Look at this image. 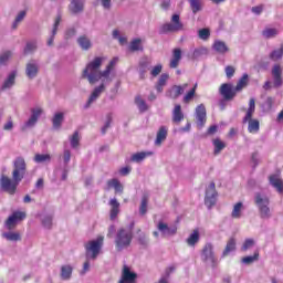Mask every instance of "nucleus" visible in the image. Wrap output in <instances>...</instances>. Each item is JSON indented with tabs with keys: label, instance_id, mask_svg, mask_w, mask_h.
Listing matches in <instances>:
<instances>
[{
	"label": "nucleus",
	"instance_id": "obj_29",
	"mask_svg": "<svg viewBox=\"0 0 283 283\" xmlns=\"http://www.w3.org/2000/svg\"><path fill=\"white\" fill-rule=\"evenodd\" d=\"M25 73L28 78H34L39 74V66L34 63H28Z\"/></svg>",
	"mask_w": 283,
	"mask_h": 283
},
{
	"label": "nucleus",
	"instance_id": "obj_21",
	"mask_svg": "<svg viewBox=\"0 0 283 283\" xmlns=\"http://www.w3.org/2000/svg\"><path fill=\"white\" fill-rule=\"evenodd\" d=\"M107 189H114L115 193H123L124 187L123 184L116 178L109 179L107 182Z\"/></svg>",
	"mask_w": 283,
	"mask_h": 283
},
{
	"label": "nucleus",
	"instance_id": "obj_15",
	"mask_svg": "<svg viewBox=\"0 0 283 283\" xmlns=\"http://www.w3.org/2000/svg\"><path fill=\"white\" fill-rule=\"evenodd\" d=\"M196 115H197L198 126L205 127V123H207V107H205V104H200L197 106Z\"/></svg>",
	"mask_w": 283,
	"mask_h": 283
},
{
	"label": "nucleus",
	"instance_id": "obj_22",
	"mask_svg": "<svg viewBox=\"0 0 283 283\" xmlns=\"http://www.w3.org/2000/svg\"><path fill=\"white\" fill-rule=\"evenodd\" d=\"M270 184L272 185V187H274V189L279 191V193H282L283 184H282V178H280V174L271 175Z\"/></svg>",
	"mask_w": 283,
	"mask_h": 283
},
{
	"label": "nucleus",
	"instance_id": "obj_53",
	"mask_svg": "<svg viewBox=\"0 0 283 283\" xmlns=\"http://www.w3.org/2000/svg\"><path fill=\"white\" fill-rule=\"evenodd\" d=\"M10 56H12V52L7 51L0 55V65H6L8 61L10 60Z\"/></svg>",
	"mask_w": 283,
	"mask_h": 283
},
{
	"label": "nucleus",
	"instance_id": "obj_48",
	"mask_svg": "<svg viewBox=\"0 0 283 283\" xmlns=\"http://www.w3.org/2000/svg\"><path fill=\"white\" fill-rule=\"evenodd\" d=\"M253 247H255V240L245 239V241L243 242V244L241 247V251H243V252L249 251V249H253Z\"/></svg>",
	"mask_w": 283,
	"mask_h": 283
},
{
	"label": "nucleus",
	"instance_id": "obj_10",
	"mask_svg": "<svg viewBox=\"0 0 283 283\" xmlns=\"http://www.w3.org/2000/svg\"><path fill=\"white\" fill-rule=\"evenodd\" d=\"M201 259L203 262H210L212 269H216V266H218V259L216 258V253H213V244H205L201 251Z\"/></svg>",
	"mask_w": 283,
	"mask_h": 283
},
{
	"label": "nucleus",
	"instance_id": "obj_45",
	"mask_svg": "<svg viewBox=\"0 0 283 283\" xmlns=\"http://www.w3.org/2000/svg\"><path fill=\"white\" fill-rule=\"evenodd\" d=\"M189 3L193 14H197V12H200V10H202L201 0H189Z\"/></svg>",
	"mask_w": 283,
	"mask_h": 283
},
{
	"label": "nucleus",
	"instance_id": "obj_64",
	"mask_svg": "<svg viewBox=\"0 0 283 283\" xmlns=\"http://www.w3.org/2000/svg\"><path fill=\"white\" fill-rule=\"evenodd\" d=\"M171 6V0H164L160 4L163 10H169V7Z\"/></svg>",
	"mask_w": 283,
	"mask_h": 283
},
{
	"label": "nucleus",
	"instance_id": "obj_57",
	"mask_svg": "<svg viewBox=\"0 0 283 283\" xmlns=\"http://www.w3.org/2000/svg\"><path fill=\"white\" fill-rule=\"evenodd\" d=\"M235 74V67L231 66V65H228L226 67V76L228 78H233V75Z\"/></svg>",
	"mask_w": 283,
	"mask_h": 283
},
{
	"label": "nucleus",
	"instance_id": "obj_11",
	"mask_svg": "<svg viewBox=\"0 0 283 283\" xmlns=\"http://www.w3.org/2000/svg\"><path fill=\"white\" fill-rule=\"evenodd\" d=\"M138 280V274L132 271V268L128 265H123L122 276L118 283H136Z\"/></svg>",
	"mask_w": 283,
	"mask_h": 283
},
{
	"label": "nucleus",
	"instance_id": "obj_32",
	"mask_svg": "<svg viewBox=\"0 0 283 283\" xmlns=\"http://www.w3.org/2000/svg\"><path fill=\"white\" fill-rule=\"evenodd\" d=\"M167 81H169V74H167V73L161 74L156 84L157 92H159V93L163 92L165 85H167Z\"/></svg>",
	"mask_w": 283,
	"mask_h": 283
},
{
	"label": "nucleus",
	"instance_id": "obj_7",
	"mask_svg": "<svg viewBox=\"0 0 283 283\" xmlns=\"http://www.w3.org/2000/svg\"><path fill=\"white\" fill-rule=\"evenodd\" d=\"M254 202L256 207H259L260 218H262L263 220H268V218H271V208H269L271 201L269 200V197L256 193Z\"/></svg>",
	"mask_w": 283,
	"mask_h": 283
},
{
	"label": "nucleus",
	"instance_id": "obj_52",
	"mask_svg": "<svg viewBox=\"0 0 283 283\" xmlns=\"http://www.w3.org/2000/svg\"><path fill=\"white\" fill-rule=\"evenodd\" d=\"M36 50V42H28L24 48V54H32Z\"/></svg>",
	"mask_w": 283,
	"mask_h": 283
},
{
	"label": "nucleus",
	"instance_id": "obj_59",
	"mask_svg": "<svg viewBox=\"0 0 283 283\" xmlns=\"http://www.w3.org/2000/svg\"><path fill=\"white\" fill-rule=\"evenodd\" d=\"M112 125V115L107 116V122L104 125V127L102 128V134H106L107 129H109V126Z\"/></svg>",
	"mask_w": 283,
	"mask_h": 283
},
{
	"label": "nucleus",
	"instance_id": "obj_5",
	"mask_svg": "<svg viewBox=\"0 0 283 283\" xmlns=\"http://www.w3.org/2000/svg\"><path fill=\"white\" fill-rule=\"evenodd\" d=\"M132 240H134V233L132 230L122 228L117 231L115 237L116 251H123L132 245Z\"/></svg>",
	"mask_w": 283,
	"mask_h": 283
},
{
	"label": "nucleus",
	"instance_id": "obj_23",
	"mask_svg": "<svg viewBox=\"0 0 283 283\" xmlns=\"http://www.w3.org/2000/svg\"><path fill=\"white\" fill-rule=\"evenodd\" d=\"M189 87V84H184V85H175L170 90V98H178V96H181V94H185V90Z\"/></svg>",
	"mask_w": 283,
	"mask_h": 283
},
{
	"label": "nucleus",
	"instance_id": "obj_46",
	"mask_svg": "<svg viewBox=\"0 0 283 283\" xmlns=\"http://www.w3.org/2000/svg\"><path fill=\"white\" fill-rule=\"evenodd\" d=\"M283 56V46L276 49L270 53L271 61H280Z\"/></svg>",
	"mask_w": 283,
	"mask_h": 283
},
{
	"label": "nucleus",
	"instance_id": "obj_51",
	"mask_svg": "<svg viewBox=\"0 0 283 283\" xmlns=\"http://www.w3.org/2000/svg\"><path fill=\"white\" fill-rule=\"evenodd\" d=\"M210 36H211V31L209 29L199 30V39H201L202 41L209 40Z\"/></svg>",
	"mask_w": 283,
	"mask_h": 283
},
{
	"label": "nucleus",
	"instance_id": "obj_2",
	"mask_svg": "<svg viewBox=\"0 0 283 283\" xmlns=\"http://www.w3.org/2000/svg\"><path fill=\"white\" fill-rule=\"evenodd\" d=\"M103 65V57H95L91 63H88L83 71L82 77L87 78L91 85L98 83L99 78H109L112 74V69L106 66V70L101 72V66Z\"/></svg>",
	"mask_w": 283,
	"mask_h": 283
},
{
	"label": "nucleus",
	"instance_id": "obj_31",
	"mask_svg": "<svg viewBox=\"0 0 283 283\" xmlns=\"http://www.w3.org/2000/svg\"><path fill=\"white\" fill-rule=\"evenodd\" d=\"M59 25H61V15H57L55 18V22L52 30V35L48 40V45H54V36H56V32L59 31Z\"/></svg>",
	"mask_w": 283,
	"mask_h": 283
},
{
	"label": "nucleus",
	"instance_id": "obj_35",
	"mask_svg": "<svg viewBox=\"0 0 283 283\" xmlns=\"http://www.w3.org/2000/svg\"><path fill=\"white\" fill-rule=\"evenodd\" d=\"M143 40L134 39L129 44L130 52H143Z\"/></svg>",
	"mask_w": 283,
	"mask_h": 283
},
{
	"label": "nucleus",
	"instance_id": "obj_1",
	"mask_svg": "<svg viewBox=\"0 0 283 283\" xmlns=\"http://www.w3.org/2000/svg\"><path fill=\"white\" fill-rule=\"evenodd\" d=\"M28 171V164L23 157H17L13 161L12 179L6 175L0 177V189L9 196L17 193V188L21 184V180L25 178Z\"/></svg>",
	"mask_w": 283,
	"mask_h": 283
},
{
	"label": "nucleus",
	"instance_id": "obj_3",
	"mask_svg": "<svg viewBox=\"0 0 283 283\" xmlns=\"http://www.w3.org/2000/svg\"><path fill=\"white\" fill-rule=\"evenodd\" d=\"M249 85V74H243L238 81L237 85L233 86L232 83L221 84L219 92L223 96L224 101H233L238 96L239 92H242L244 87Z\"/></svg>",
	"mask_w": 283,
	"mask_h": 283
},
{
	"label": "nucleus",
	"instance_id": "obj_49",
	"mask_svg": "<svg viewBox=\"0 0 283 283\" xmlns=\"http://www.w3.org/2000/svg\"><path fill=\"white\" fill-rule=\"evenodd\" d=\"M149 202V199L147 198V196H144L142 198V203H140V207H139V213L142 216H145V213H147V205Z\"/></svg>",
	"mask_w": 283,
	"mask_h": 283
},
{
	"label": "nucleus",
	"instance_id": "obj_34",
	"mask_svg": "<svg viewBox=\"0 0 283 283\" xmlns=\"http://www.w3.org/2000/svg\"><path fill=\"white\" fill-rule=\"evenodd\" d=\"M212 145L214 146V156H218L220 151L227 147V144H224V142H222L220 138L213 139Z\"/></svg>",
	"mask_w": 283,
	"mask_h": 283
},
{
	"label": "nucleus",
	"instance_id": "obj_18",
	"mask_svg": "<svg viewBox=\"0 0 283 283\" xmlns=\"http://www.w3.org/2000/svg\"><path fill=\"white\" fill-rule=\"evenodd\" d=\"M108 205L111 207V210H109L111 220L118 218V213H120V202H118L116 198H113L108 201Z\"/></svg>",
	"mask_w": 283,
	"mask_h": 283
},
{
	"label": "nucleus",
	"instance_id": "obj_42",
	"mask_svg": "<svg viewBox=\"0 0 283 283\" xmlns=\"http://www.w3.org/2000/svg\"><path fill=\"white\" fill-rule=\"evenodd\" d=\"M198 90V83L193 85V87L184 96V103L189 104L193 101V96H196V91Z\"/></svg>",
	"mask_w": 283,
	"mask_h": 283
},
{
	"label": "nucleus",
	"instance_id": "obj_12",
	"mask_svg": "<svg viewBox=\"0 0 283 283\" xmlns=\"http://www.w3.org/2000/svg\"><path fill=\"white\" fill-rule=\"evenodd\" d=\"M21 220H25V212L15 211L4 222L7 229L12 231Z\"/></svg>",
	"mask_w": 283,
	"mask_h": 283
},
{
	"label": "nucleus",
	"instance_id": "obj_19",
	"mask_svg": "<svg viewBox=\"0 0 283 283\" xmlns=\"http://www.w3.org/2000/svg\"><path fill=\"white\" fill-rule=\"evenodd\" d=\"M185 120V113H182V106L180 104H176L172 109V123L176 125H180Z\"/></svg>",
	"mask_w": 283,
	"mask_h": 283
},
{
	"label": "nucleus",
	"instance_id": "obj_43",
	"mask_svg": "<svg viewBox=\"0 0 283 283\" xmlns=\"http://www.w3.org/2000/svg\"><path fill=\"white\" fill-rule=\"evenodd\" d=\"M135 104L137 105L139 112H147V109H148L147 103H145V99H143V97H140V95H137L135 97Z\"/></svg>",
	"mask_w": 283,
	"mask_h": 283
},
{
	"label": "nucleus",
	"instance_id": "obj_25",
	"mask_svg": "<svg viewBox=\"0 0 283 283\" xmlns=\"http://www.w3.org/2000/svg\"><path fill=\"white\" fill-rule=\"evenodd\" d=\"M167 134H168V130H167L166 126L159 127V130L157 132L155 145H158V146L163 145V143H165V140H167Z\"/></svg>",
	"mask_w": 283,
	"mask_h": 283
},
{
	"label": "nucleus",
	"instance_id": "obj_9",
	"mask_svg": "<svg viewBox=\"0 0 283 283\" xmlns=\"http://www.w3.org/2000/svg\"><path fill=\"white\" fill-rule=\"evenodd\" d=\"M218 202V190H216V182H210L206 188L205 205L208 209H213Z\"/></svg>",
	"mask_w": 283,
	"mask_h": 283
},
{
	"label": "nucleus",
	"instance_id": "obj_24",
	"mask_svg": "<svg viewBox=\"0 0 283 283\" xmlns=\"http://www.w3.org/2000/svg\"><path fill=\"white\" fill-rule=\"evenodd\" d=\"M212 48L218 54H227L229 52V46L224 41L216 40Z\"/></svg>",
	"mask_w": 283,
	"mask_h": 283
},
{
	"label": "nucleus",
	"instance_id": "obj_17",
	"mask_svg": "<svg viewBox=\"0 0 283 283\" xmlns=\"http://www.w3.org/2000/svg\"><path fill=\"white\" fill-rule=\"evenodd\" d=\"M273 86L282 87V67L280 64H275L272 69Z\"/></svg>",
	"mask_w": 283,
	"mask_h": 283
},
{
	"label": "nucleus",
	"instance_id": "obj_13",
	"mask_svg": "<svg viewBox=\"0 0 283 283\" xmlns=\"http://www.w3.org/2000/svg\"><path fill=\"white\" fill-rule=\"evenodd\" d=\"M31 112H32V115L28 119V122L22 126L21 128L22 132H25V129L30 127H34L39 120V117L43 114V109L41 108H33L31 109Z\"/></svg>",
	"mask_w": 283,
	"mask_h": 283
},
{
	"label": "nucleus",
	"instance_id": "obj_41",
	"mask_svg": "<svg viewBox=\"0 0 283 283\" xmlns=\"http://www.w3.org/2000/svg\"><path fill=\"white\" fill-rule=\"evenodd\" d=\"M279 31L275 28H265L262 31V36H264V39H273L274 36H277Z\"/></svg>",
	"mask_w": 283,
	"mask_h": 283
},
{
	"label": "nucleus",
	"instance_id": "obj_4",
	"mask_svg": "<svg viewBox=\"0 0 283 283\" xmlns=\"http://www.w3.org/2000/svg\"><path fill=\"white\" fill-rule=\"evenodd\" d=\"M253 114H255V99L251 98L247 114L243 117V123H248L249 134H258L260 132V120L253 119Z\"/></svg>",
	"mask_w": 283,
	"mask_h": 283
},
{
	"label": "nucleus",
	"instance_id": "obj_26",
	"mask_svg": "<svg viewBox=\"0 0 283 283\" xmlns=\"http://www.w3.org/2000/svg\"><path fill=\"white\" fill-rule=\"evenodd\" d=\"M77 44L85 52H87V50L92 49V40H90V38H87V35H81L77 39Z\"/></svg>",
	"mask_w": 283,
	"mask_h": 283
},
{
	"label": "nucleus",
	"instance_id": "obj_47",
	"mask_svg": "<svg viewBox=\"0 0 283 283\" xmlns=\"http://www.w3.org/2000/svg\"><path fill=\"white\" fill-rule=\"evenodd\" d=\"M52 160V156H50V154H36L34 156V161L35 163H50Z\"/></svg>",
	"mask_w": 283,
	"mask_h": 283
},
{
	"label": "nucleus",
	"instance_id": "obj_40",
	"mask_svg": "<svg viewBox=\"0 0 283 283\" xmlns=\"http://www.w3.org/2000/svg\"><path fill=\"white\" fill-rule=\"evenodd\" d=\"M147 156H151V153H149V151L148 153H145V151L136 153L130 157V160L133 163H143V160H145V158H147Z\"/></svg>",
	"mask_w": 283,
	"mask_h": 283
},
{
	"label": "nucleus",
	"instance_id": "obj_61",
	"mask_svg": "<svg viewBox=\"0 0 283 283\" xmlns=\"http://www.w3.org/2000/svg\"><path fill=\"white\" fill-rule=\"evenodd\" d=\"M138 242L139 244H142L143 247H147V235L145 233H142L139 237H138Z\"/></svg>",
	"mask_w": 283,
	"mask_h": 283
},
{
	"label": "nucleus",
	"instance_id": "obj_37",
	"mask_svg": "<svg viewBox=\"0 0 283 283\" xmlns=\"http://www.w3.org/2000/svg\"><path fill=\"white\" fill-rule=\"evenodd\" d=\"M64 118H65V116L63 115V113H55V115L53 116V119H52L53 127L55 129L61 128V125H63Z\"/></svg>",
	"mask_w": 283,
	"mask_h": 283
},
{
	"label": "nucleus",
	"instance_id": "obj_33",
	"mask_svg": "<svg viewBox=\"0 0 283 283\" xmlns=\"http://www.w3.org/2000/svg\"><path fill=\"white\" fill-rule=\"evenodd\" d=\"M15 78H17V71H13L9 74L8 78L4 81L2 85V90H10V87L14 85Z\"/></svg>",
	"mask_w": 283,
	"mask_h": 283
},
{
	"label": "nucleus",
	"instance_id": "obj_39",
	"mask_svg": "<svg viewBox=\"0 0 283 283\" xmlns=\"http://www.w3.org/2000/svg\"><path fill=\"white\" fill-rule=\"evenodd\" d=\"M243 205L241 201L237 202L232 209V213H231V217L234 218V219H238V218H242V209H243Z\"/></svg>",
	"mask_w": 283,
	"mask_h": 283
},
{
	"label": "nucleus",
	"instance_id": "obj_63",
	"mask_svg": "<svg viewBox=\"0 0 283 283\" xmlns=\"http://www.w3.org/2000/svg\"><path fill=\"white\" fill-rule=\"evenodd\" d=\"M217 132H218V126L212 125L208 128L207 134L208 136H213V134H216Z\"/></svg>",
	"mask_w": 283,
	"mask_h": 283
},
{
	"label": "nucleus",
	"instance_id": "obj_20",
	"mask_svg": "<svg viewBox=\"0 0 283 283\" xmlns=\"http://www.w3.org/2000/svg\"><path fill=\"white\" fill-rule=\"evenodd\" d=\"M103 92H105V84H101L99 86L95 87L93 93L88 97V101H87L85 107H90L92 105L93 101H96V98H98V96H101V94H103Z\"/></svg>",
	"mask_w": 283,
	"mask_h": 283
},
{
	"label": "nucleus",
	"instance_id": "obj_58",
	"mask_svg": "<svg viewBox=\"0 0 283 283\" xmlns=\"http://www.w3.org/2000/svg\"><path fill=\"white\" fill-rule=\"evenodd\" d=\"M71 159H72V151H70V149H65L63 154L64 164L69 165Z\"/></svg>",
	"mask_w": 283,
	"mask_h": 283
},
{
	"label": "nucleus",
	"instance_id": "obj_28",
	"mask_svg": "<svg viewBox=\"0 0 283 283\" xmlns=\"http://www.w3.org/2000/svg\"><path fill=\"white\" fill-rule=\"evenodd\" d=\"M188 247H196L198 242H200V231L198 229L193 230V232L186 240Z\"/></svg>",
	"mask_w": 283,
	"mask_h": 283
},
{
	"label": "nucleus",
	"instance_id": "obj_54",
	"mask_svg": "<svg viewBox=\"0 0 283 283\" xmlns=\"http://www.w3.org/2000/svg\"><path fill=\"white\" fill-rule=\"evenodd\" d=\"M22 19H25V11H21L17 15L15 21L13 22V25H12L13 30H17V25H19V23H21Z\"/></svg>",
	"mask_w": 283,
	"mask_h": 283
},
{
	"label": "nucleus",
	"instance_id": "obj_62",
	"mask_svg": "<svg viewBox=\"0 0 283 283\" xmlns=\"http://www.w3.org/2000/svg\"><path fill=\"white\" fill-rule=\"evenodd\" d=\"M263 11H264V4H260L252 8V12L254 14H262Z\"/></svg>",
	"mask_w": 283,
	"mask_h": 283
},
{
	"label": "nucleus",
	"instance_id": "obj_36",
	"mask_svg": "<svg viewBox=\"0 0 283 283\" xmlns=\"http://www.w3.org/2000/svg\"><path fill=\"white\" fill-rule=\"evenodd\" d=\"M2 238H6L9 242H19L21 240V233L19 232H4Z\"/></svg>",
	"mask_w": 283,
	"mask_h": 283
},
{
	"label": "nucleus",
	"instance_id": "obj_56",
	"mask_svg": "<svg viewBox=\"0 0 283 283\" xmlns=\"http://www.w3.org/2000/svg\"><path fill=\"white\" fill-rule=\"evenodd\" d=\"M42 224L46 229H52V216L44 217V219L42 220Z\"/></svg>",
	"mask_w": 283,
	"mask_h": 283
},
{
	"label": "nucleus",
	"instance_id": "obj_6",
	"mask_svg": "<svg viewBox=\"0 0 283 283\" xmlns=\"http://www.w3.org/2000/svg\"><path fill=\"white\" fill-rule=\"evenodd\" d=\"M105 241V237H97L96 240L88 241L84 247L86 250V256L92 260H96L98 254L101 253V249H103V242Z\"/></svg>",
	"mask_w": 283,
	"mask_h": 283
},
{
	"label": "nucleus",
	"instance_id": "obj_30",
	"mask_svg": "<svg viewBox=\"0 0 283 283\" xmlns=\"http://www.w3.org/2000/svg\"><path fill=\"white\" fill-rule=\"evenodd\" d=\"M235 238H230L227 242V245L222 252V258H227V255H229V253H231V251H235Z\"/></svg>",
	"mask_w": 283,
	"mask_h": 283
},
{
	"label": "nucleus",
	"instance_id": "obj_50",
	"mask_svg": "<svg viewBox=\"0 0 283 283\" xmlns=\"http://www.w3.org/2000/svg\"><path fill=\"white\" fill-rule=\"evenodd\" d=\"M70 140H71V147H73V149H76V147H78L81 143V138L78 137V132H74Z\"/></svg>",
	"mask_w": 283,
	"mask_h": 283
},
{
	"label": "nucleus",
	"instance_id": "obj_16",
	"mask_svg": "<svg viewBox=\"0 0 283 283\" xmlns=\"http://www.w3.org/2000/svg\"><path fill=\"white\" fill-rule=\"evenodd\" d=\"M180 61H182V50L180 49H174L172 50V57L169 63L170 70H176L180 65Z\"/></svg>",
	"mask_w": 283,
	"mask_h": 283
},
{
	"label": "nucleus",
	"instance_id": "obj_38",
	"mask_svg": "<svg viewBox=\"0 0 283 283\" xmlns=\"http://www.w3.org/2000/svg\"><path fill=\"white\" fill-rule=\"evenodd\" d=\"M260 260V251H255L253 255L244 256L241 259L243 264H253V262H258Z\"/></svg>",
	"mask_w": 283,
	"mask_h": 283
},
{
	"label": "nucleus",
	"instance_id": "obj_27",
	"mask_svg": "<svg viewBox=\"0 0 283 283\" xmlns=\"http://www.w3.org/2000/svg\"><path fill=\"white\" fill-rule=\"evenodd\" d=\"M84 8V0H72L70 4V11L73 14H78Z\"/></svg>",
	"mask_w": 283,
	"mask_h": 283
},
{
	"label": "nucleus",
	"instance_id": "obj_44",
	"mask_svg": "<svg viewBox=\"0 0 283 283\" xmlns=\"http://www.w3.org/2000/svg\"><path fill=\"white\" fill-rule=\"evenodd\" d=\"M61 277L62 280H70V277H72V266L63 265L61 269Z\"/></svg>",
	"mask_w": 283,
	"mask_h": 283
},
{
	"label": "nucleus",
	"instance_id": "obj_14",
	"mask_svg": "<svg viewBox=\"0 0 283 283\" xmlns=\"http://www.w3.org/2000/svg\"><path fill=\"white\" fill-rule=\"evenodd\" d=\"M158 231H160V233H163V235H176V233H178V227L172 226L169 227L167 223L159 221L158 226H157Z\"/></svg>",
	"mask_w": 283,
	"mask_h": 283
},
{
	"label": "nucleus",
	"instance_id": "obj_60",
	"mask_svg": "<svg viewBox=\"0 0 283 283\" xmlns=\"http://www.w3.org/2000/svg\"><path fill=\"white\" fill-rule=\"evenodd\" d=\"M120 176H129L132 174V167L126 166L119 169Z\"/></svg>",
	"mask_w": 283,
	"mask_h": 283
},
{
	"label": "nucleus",
	"instance_id": "obj_8",
	"mask_svg": "<svg viewBox=\"0 0 283 283\" xmlns=\"http://www.w3.org/2000/svg\"><path fill=\"white\" fill-rule=\"evenodd\" d=\"M185 30V25L180 21L179 14H172L171 22L160 27L159 34H167L169 32H180Z\"/></svg>",
	"mask_w": 283,
	"mask_h": 283
},
{
	"label": "nucleus",
	"instance_id": "obj_55",
	"mask_svg": "<svg viewBox=\"0 0 283 283\" xmlns=\"http://www.w3.org/2000/svg\"><path fill=\"white\" fill-rule=\"evenodd\" d=\"M163 72V64H157L156 66L153 67L150 71L151 76L156 77Z\"/></svg>",
	"mask_w": 283,
	"mask_h": 283
}]
</instances>
